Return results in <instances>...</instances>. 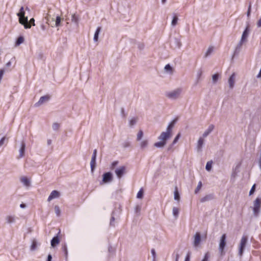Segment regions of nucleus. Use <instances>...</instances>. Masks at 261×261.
I'll list each match as a JSON object with an SVG mask.
<instances>
[{
  "instance_id": "obj_22",
  "label": "nucleus",
  "mask_w": 261,
  "mask_h": 261,
  "mask_svg": "<svg viewBox=\"0 0 261 261\" xmlns=\"http://www.w3.org/2000/svg\"><path fill=\"white\" fill-rule=\"evenodd\" d=\"M90 166L91 171L93 172L94 170L95 166H96V160L94 159H91V162H90Z\"/></svg>"
},
{
  "instance_id": "obj_55",
  "label": "nucleus",
  "mask_w": 261,
  "mask_h": 261,
  "mask_svg": "<svg viewBox=\"0 0 261 261\" xmlns=\"http://www.w3.org/2000/svg\"><path fill=\"white\" fill-rule=\"evenodd\" d=\"M176 256V260H175V261H178V258H179V255H178V254H177Z\"/></svg>"
},
{
  "instance_id": "obj_42",
  "label": "nucleus",
  "mask_w": 261,
  "mask_h": 261,
  "mask_svg": "<svg viewBox=\"0 0 261 261\" xmlns=\"http://www.w3.org/2000/svg\"><path fill=\"white\" fill-rule=\"evenodd\" d=\"M165 69L167 71H172V67L170 66V65L169 64L166 65L165 66Z\"/></svg>"
},
{
  "instance_id": "obj_19",
  "label": "nucleus",
  "mask_w": 261,
  "mask_h": 261,
  "mask_svg": "<svg viewBox=\"0 0 261 261\" xmlns=\"http://www.w3.org/2000/svg\"><path fill=\"white\" fill-rule=\"evenodd\" d=\"M61 249L64 253L66 258L67 259V256H68V251H67V245L65 244H63L62 246Z\"/></svg>"
},
{
  "instance_id": "obj_21",
  "label": "nucleus",
  "mask_w": 261,
  "mask_h": 261,
  "mask_svg": "<svg viewBox=\"0 0 261 261\" xmlns=\"http://www.w3.org/2000/svg\"><path fill=\"white\" fill-rule=\"evenodd\" d=\"M24 38L22 36H19L16 41L15 45H19L20 44L24 42Z\"/></svg>"
},
{
  "instance_id": "obj_29",
  "label": "nucleus",
  "mask_w": 261,
  "mask_h": 261,
  "mask_svg": "<svg viewBox=\"0 0 261 261\" xmlns=\"http://www.w3.org/2000/svg\"><path fill=\"white\" fill-rule=\"evenodd\" d=\"M179 214V209L177 207H173V214L175 217H177Z\"/></svg>"
},
{
  "instance_id": "obj_25",
  "label": "nucleus",
  "mask_w": 261,
  "mask_h": 261,
  "mask_svg": "<svg viewBox=\"0 0 261 261\" xmlns=\"http://www.w3.org/2000/svg\"><path fill=\"white\" fill-rule=\"evenodd\" d=\"M203 142H204V140L202 138H200L199 139L198 141V145H197L198 149H200L202 147V145L203 144Z\"/></svg>"
},
{
  "instance_id": "obj_28",
  "label": "nucleus",
  "mask_w": 261,
  "mask_h": 261,
  "mask_svg": "<svg viewBox=\"0 0 261 261\" xmlns=\"http://www.w3.org/2000/svg\"><path fill=\"white\" fill-rule=\"evenodd\" d=\"M143 193H144L143 190L142 188H141L137 193V198H140V199L142 198L143 196Z\"/></svg>"
},
{
  "instance_id": "obj_26",
  "label": "nucleus",
  "mask_w": 261,
  "mask_h": 261,
  "mask_svg": "<svg viewBox=\"0 0 261 261\" xmlns=\"http://www.w3.org/2000/svg\"><path fill=\"white\" fill-rule=\"evenodd\" d=\"M148 145V141L147 140H143L140 143L141 148L143 149Z\"/></svg>"
},
{
  "instance_id": "obj_3",
  "label": "nucleus",
  "mask_w": 261,
  "mask_h": 261,
  "mask_svg": "<svg viewBox=\"0 0 261 261\" xmlns=\"http://www.w3.org/2000/svg\"><path fill=\"white\" fill-rule=\"evenodd\" d=\"M247 241L248 238L246 236H243L241 239L239 245V254L240 256H242L243 254L244 250L246 247Z\"/></svg>"
},
{
  "instance_id": "obj_39",
  "label": "nucleus",
  "mask_w": 261,
  "mask_h": 261,
  "mask_svg": "<svg viewBox=\"0 0 261 261\" xmlns=\"http://www.w3.org/2000/svg\"><path fill=\"white\" fill-rule=\"evenodd\" d=\"M218 77H219V74L216 73V74H215L214 75H213V81L214 83H216L218 79Z\"/></svg>"
},
{
  "instance_id": "obj_46",
  "label": "nucleus",
  "mask_w": 261,
  "mask_h": 261,
  "mask_svg": "<svg viewBox=\"0 0 261 261\" xmlns=\"http://www.w3.org/2000/svg\"><path fill=\"white\" fill-rule=\"evenodd\" d=\"M29 23H30V24L33 26H34L35 25V20L34 18H31L30 20V21L29 22Z\"/></svg>"
},
{
  "instance_id": "obj_17",
  "label": "nucleus",
  "mask_w": 261,
  "mask_h": 261,
  "mask_svg": "<svg viewBox=\"0 0 261 261\" xmlns=\"http://www.w3.org/2000/svg\"><path fill=\"white\" fill-rule=\"evenodd\" d=\"M20 180L25 186L28 187L30 186V181L26 177H22L20 178Z\"/></svg>"
},
{
  "instance_id": "obj_52",
  "label": "nucleus",
  "mask_w": 261,
  "mask_h": 261,
  "mask_svg": "<svg viewBox=\"0 0 261 261\" xmlns=\"http://www.w3.org/2000/svg\"><path fill=\"white\" fill-rule=\"evenodd\" d=\"M52 259V256L50 254H49L47 257V261H51Z\"/></svg>"
},
{
  "instance_id": "obj_33",
  "label": "nucleus",
  "mask_w": 261,
  "mask_h": 261,
  "mask_svg": "<svg viewBox=\"0 0 261 261\" xmlns=\"http://www.w3.org/2000/svg\"><path fill=\"white\" fill-rule=\"evenodd\" d=\"M201 187H202V182L199 181L198 182L197 188H196V189L195 190V193L196 194H197L199 191V190L201 189Z\"/></svg>"
},
{
  "instance_id": "obj_20",
  "label": "nucleus",
  "mask_w": 261,
  "mask_h": 261,
  "mask_svg": "<svg viewBox=\"0 0 261 261\" xmlns=\"http://www.w3.org/2000/svg\"><path fill=\"white\" fill-rule=\"evenodd\" d=\"M174 199L177 201L180 199V195L178 191L177 187H176L174 192Z\"/></svg>"
},
{
  "instance_id": "obj_36",
  "label": "nucleus",
  "mask_w": 261,
  "mask_h": 261,
  "mask_svg": "<svg viewBox=\"0 0 261 261\" xmlns=\"http://www.w3.org/2000/svg\"><path fill=\"white\" fill-rule=\"evenodd\" d=\"M137 118H133L131 119V120L129 121V125L130 126L134 125L137 122Z\"/></svg>"
},
{
  "instance_id": "obj_8",
  "label": "nucleus",
  "mask_w": 261,
  "mask_h": 261,
  "mask_svg": "<svg viewBox=\"0 0 261 261\" xmlns=\"http://www.w3.org/2000/svg\"><path fill=\"white\" fill-rule=\"evenodd\" d=\"M118 178H120L122 175L126 172V167L124 166H121L116 169L115 171Z\"/></svg>"
},
{
  "instance_id": "obj_6",
  "label": "nucleus",
  "mask_w": 261,
  "mask_h": 261,
  "mask_svg": "<svg viewBox=\"0 0 261 261\" xmlns=\"http://www.w3.org/2000/svg\"><path fill=\"white\" fill-rule=\"evenodd\" d=\"M19 22L20 24L24 25L25 29H30L31 27V25L28 20V18L25 17V16L19 17Z\"/></svg>"
},
{
  "instance_id": "obj_41",
  "label": "nucleus",
  "mask_w": 261,
  "mask_h": 261,
  "mask_svg": "<svg viewBox=\"0 0 261 261\" xmlns=\"http://www.w3.org/2000/svg\"><path fill=\"white\" fill-rule=\"evenodd\" d=\"M60 125L57 123H55L53 125V128L54 130H57L59 128Z\"/></svg>"
},
{
  "instance_id": "obj_11",
  "label": "nucleus",
  "mask_w": 261,
  "mask_h": 261,
  "mask_svg": "<svg viewBox=\"0 0 261 261\" xmlns=\"http://www.w3.org/2000/svg\"><path fill=\"white\" fill-rule=\"evenodd\" d=\"M50 98V96L49 95H45L41 96L39 101L37 102V103H36V105L39 106L42 103H43L44 102L48 101Z\"/></svg>"
},
{
  "instance_id": "obj_24",
  "label": "nucleus",
  "mask_w": 261,
  "mask_h": 261,
  "mask_svg": "<svg viewBox=\"0 0 261 261\" xmlns=\"http://www.w3.org/2000/svg\"><path fill=\"white\" fill-rule=\"evenodd\" d=\"M6 220L8 223H11L15 221V218L13 216H8L6 218Z\"/></svg>"
},
{
  "instance_id": "obj_23",
  "label": "nucleus",
  "mask_w": 261,
  "mask_h": 261,
  "mask_svg": "<svg viewBox=\"0 0 261 261\" xmlns=\"http://www.w3.org/2000/svg\"><path fill=\"white\" fill-rule=\"evenodd\" d=\"M17 15L19 17H23L25 16V12L23 7L20 9L19 12L18 13Z\"/></svg>"
},
{
  "instance_id": "obj_54",
  "label": "nucleus",
  "mask_w": 261,
  "mask_h": 261,
  "mask_svg": "<svg viewBox=\"0 0 261 261\" xmlns=\"http://www.w3.org/2000/svg\"><path fill=\"white\" fill-rule=\"evenodd\" d=\"M257 76V77H261V68Z\"/></svg>"
},
{
  "instance_id": "obj_58",
  "label": "nucleus",
  "mask_w": 261,
  "mask_h": 261,
  "mask_svg": "<svg viewBox=\"0 0 261 261\" xmlns=\"http://www.w3.org/2000/svg\"><path fill=\"white\" fill-rule=\"evenodd\" d=\"M48 144H50V140H49V141H48Z\"/></svg>"
},
{
  "instance_id": "obj_18",
  "label": "nucleus",
  "mask_w": 261,
  "mask_h": 261,
  "mask_svg": "<svg viewBox=\"0 0 261 261\" xmlns=\"http://www.w3.org/2000/svg\"><path fill=\"white\" fill-rule=\"evenodd\" d=\"M101 30V27H99L97 28L96 32L95 33L94 36V40L95 41H97L98 39V35Z\"/></svg>"
},
{
  "instance_id": "obj_34",
  "label": "nucleus",
  "mask_w": 261,
  "mask_h": 261,
  "mask_svg": "<svg viewBox=\"0 0 261 261\" xmlns=\"http://www.w3.org/2000/svg\"><path fill=\"white\" fill-rule=\"evenodd\" d=\"M214 48L212 46L209 47L206 54L205 56L207 57L209 56L213 51Z\"/></svg>"
},
{
  "instance_id": "obj_4",
  "label": "nucleus",
  "mask_w": 261,
  "mask_h": 261,
  "mask_svg": "<svg viewBox=\"0 0 261 261\" xmlns=\"http://www.w3.org/2000/svg\"><path fill=\"white\" fill-rule=\"evenodd\" d=\"M261 206V199L257 198L253 203V212L255 215H257Z\"/></svg>"
},
{
  "instance_id": "obj_35",
  "label": "nucleus",
  "mask_w": 261,
  "mask_h": 261,
  "mask_svg": "<svg viewBox=\"0 0 261 261\" xmlns=\"http://www.w3.org/2000/svg\"><path fill=\"white\" fill-rule=\"evenodd\" d=\"M180 137V133H178L177 135V136L175 137V138H174V139L172 142V144L174 145V144H176L177 143V142L178 141V140H179Z\"/></svg>"
},
{
  "instance_id": "obj_16",
  "label": "nucleus",
  "mask_w": 261,
  "mask_h": 261,
  "mask_svg": "<svg viewBox=\"0 0 261 261\" xmlns=\"http://www.w3.org/2000/svg\"><path fill=\"white\" fill-rule=\"evenodd\" d=\"M25 145L24 142H22L20 149L19 150V158H22L24 156Z\"/></svg>"
},
{
  "instance_id": "obj_51",
  "label": "nucleus",
  "mask_w": 261,
  "mask_h": 261,
  "mask_svg": "<svg viewBox=\"0 0 261 261\" xmlns=\"http://www.w3.org/2000/svg\"><path fill=\"white\" fill-rule=\"evenodd\" d=\"M151 253L153 256L154 258H155V250L154 249H152L151 250Z\"/></svg>"
},
{
  "instance_id": "obj_12",
  "label": "nucleus",
  "mask_w": 261,
  "mask_h": 261,
  "mask_svg": "<svg viewBox=\"0 0 261 261\" xmlns=\"http://www.w3.org/2000/svg\"><path fill=\"white\" fill-rule=\"evenodd\" d=\"M235 82V73H233L231 74L228 80V83L230 88H232L234 86Z\"/></svg>"
},
{
  "instance_id": "obj_10",
  "label": "nucleus",
  "mask_w": 261,
  "mask_h": 261,
  "mask_svg": "<svg viewBox=\"0 0 261 261\" xmlns=\"http://www.w3.org/2000/svg\"><path fill=\"white\" fill-rule=\"evenodd\" d=\"M59 196H60V193L56 190H54L51 192L50 195L48 197L47 200L48 201H50L52 199L56 198H58Z\"/></svg>"
},
{
  "instance_id": "obj_59",
  "label": "nucleus",
  "mask_w": 261,
  "mask_h": 261,
  "mask_svg": "<svg viewBox=\"0 0 261 261\" xmlns=\"http://www.w3.org/2000/svg\"><path fill=\"white\" fill-rule=\"evenodd\" d=\"M260 166H261V161H260Z\"/></svg>"
},
{
  "instance_id": "obj_27",
  "label": "nucleus",
  "mask_w": 261,
  "mask_h": 261,
  "mask_svg": "<svg viewBox=\"0 0 261 261\" xmlns=\"http://www.w3.org/2000/svg\"><path fill=\"white\" fill-rule=\"evenodd\" d=\"M143 136V131L142 130H139L137 134V140L140 141L142 139Z\"/></svg>"
},
{
  "instance_id": "obj_48",
  "label": "nucleus",
  "mask_w": 261,
  "mask_h": 261,
  "mask_svg": "<svg viewBox=\"0 0 261 261\" xmlns=\"http://www.w3.org/2000/svg\"><path fill=\"white\" fill-rule=\"evenodd\" d=\"M5 140V137L1 139V140H0V146L3 145V144L4 143Z\"/></svg>"
},
{
  "instance_id": "obj_5",
  "label": "nucleus",
  "mask_w": 261,
  "mask_h": 261,
  "mask_svg": "<svg viewBox=\"0 0 261 261\" xmlns=\"http://www.w3.org/2000/svg\"><path fill=\"white\" fill-rule=\"evenodd\" d=\"M181 92V89H177L173 91L167 93V96L170 98L176 99L179 96Z\"/></svg>"
},
{
  "instance_id": "obj_56",
  "label": "nucleus",
  "mask_w": 261,
  "mask_h": 261,
  "mask_svg": "<svg viewBox=\"0 0 261 261\" xmlns=\"http://www.w3.org/2000/svg\"><path fill=\"white\" fill-rule=\"evenodd\" d=\"M11 65V62H9L7 63V66H10Z\"/></svg>"
},
{
  "instance_id": "obj_15",
  "label": "nucleus",
  "mask_w": 261,
  "mask_h": 261,
  "mask_svg": "<svg viewBox=\"0 0 261 261\" xmlns=\"http://www.w3.org/2000/svg\"><path fill=\"white\" fill-rule=\"evenodd\" d=\"M214 126L212 124L208 126V128L205 131V132L203 134V137H206L210 133H211V132L214 129Z\"/></svg>"
},
{
  "instance_id": "obj_53",
  "label": "nucleus",
  "mask_w": 261,
  "mask_h": 261,
  "mask_svg": "<svg viewBox=\"0 0 261 261\" xmlns=\"http://www.w3.org/2000/svg\"><path fill=\"white\" fill-rule=\"evenodd\" d=\"M20 206L21 208H24L25 207V205L23 203H21L20 205Z\"/></svg>"
},
{
  "instance_id": "obj_40",
  "label": "nucleus",
  "mask_w": 261,
  "mask_h": 261,
  "mask_svg": "<svg viewBox=\"0 0 261 261\" xmlns=\"http://www.w3.org/2000/svg\"><path fill=\"white\" fill-rule=\"evenodd\" d=\"M37 247V243L35 241H33L32 242V245H31V249L32 250H35Z\"/></svg>"
},
{
  "instance_id": "obj_32",
  "label": "nucleus",
  "mask_w": 261,
  "mask_h": 261,
  "mask_svg": "<svg viewBox=\"0 0 261 261\" xmlns=\"http://www.w3.org/2000/svg\"><path fill=\"white\" fill-rule=\"evenodd\" d=\"M177 20H178L177 16L176 15H174L173 18L172 22H171L172 25L173 26L177 24Z\"/></svg>"
},
{
  "instance_id": "obj_30",
  "label": "nucleus",
  "mask_w": 261,
  "mask_h": 261,
  "mask_svg": "<svg viewBox=\"0 0 261 261\" xmlns=\"http://www.w3.org/2000/svg\"><path fill=\"white\" fill-rule=\"evenodd\" d=\"M212 161H209L207 162L205 168L207 171L211 170L212 168Z\"/></svg>"
},
{
  "instance_id": "obj_14",
  "label": "nucleus",
  "mask_w": 261,
  "mask_h": 261,
  "mask_svg": "<svg viewBox=\"0 0 261 261\" xmlns=\"http://www.w3.org/2000/svg\"><path fill=\"white\" fill-rule=\"evenodd\" d=\"M248 36V29L247 28L245 31L243 32V33L242 36L241 40L240 41V43L242 44L244 41L246 40L247 37Z\"/></svg>"
},
{
  "instance_id": "obj_7",
  "label": "nucleus",
  "mask_w": 261,
  "mask_h": 261,
  "mask_svg": "<svg viewBox=\"0 0 261 261\" xmlns=\"http://www.w3.org/2000/svg\"><path fill=\"white\" fill-rule=\"evenodd\" d=\"M113 179L112 174L110 172H106L102 176V184L111 182Z\"/></svg>"
},
{
  "instance_id": "obj_31",
  "label": "nucleus",
  "mask_w": 261,
  "mask_h": 261,
  "mask_svg": "<svg viewBox=\"0 0 261 261\" xmlns=\"http://www.w3.org/2000/svg\"><path fill=\"white\" fill-rule=\"evenodd\" d=\"M55 211L57 216H59L61 214V211L60 207L58 205L55 206Z\"/></svg>"
},
{
  "instance_id": "obj_47",
  "label": "nucleus",
  "mask_w": 261,
  "mask_h": 261,
  "mask_svg": "<svg viewBox=\"0 0 261 261\" xmlns=\"http://www.w3.org/2000/svg\"><path fill=\"white\" fill-rule=\"evenodd\" d=\"M185 261H190V253L189 252L187 254Z\"/></svg>"
},
{
  "instance_id": "obj_1",
  "label": "nucleus",
  "mask_w": 261,
  "mask_h": 261,
  "mask_svg": "<svg viewBox=\"0 0 261 261\" xmlns=\"http://www.w3.org/2000/svg\"><path fill=\"white\" fill-rule=\"evenodd\" d=\"M176 122V120H173L168 126L166 132H162L158 139L161 140L154 143V146L156 147H162L166 144V141L169 139L172 135V128Z\"/></svg>"
},
{
  "instance_id": "obj_49",
  "label": "nucleus",
  "mask_w": 261,
  "mask_h": 261,
  "mask_svg": "<svg viewBox=\"0 0 261 261\" xmlns=\"http://www.w3.org/2000/svg\"><path fill=\"white\" fill-rule=\"evenodd\" d=\"M257 25L258 27H261V17L258 20L257 22Z\"/></svg>"
},
{
  "instance_id": "obj_45",
  "label": "nucleus",
  "mask_w": 261,
  "mask_h": 261,
  "mask_svg": "<svg viewBox=\"0 0 261 261\" xmlns=\"http://www.w3.org/2000/svg\"><path fill=\"white\" fill-rule=\"evenodd\" d=\"M96 154H97V150L94 149L93 151V153L92 156V159H94L96 160Z\"/></svg>"
},
{
  "instance_id": "obj_38",
  "label": "nucleus",
  "mask_w": 261,
  "mask_h": 261,
  "mask_svg": "<svg viewBox=\"0 0 261 261\" xmlns=\"http://www.w3.org/2000/svg\"><path fill=\"white\" fill-rule=\"evenodd\" d=\"M60 22H61V18L60 16H57L56 17V25L57 27L59 26L60 24Z\"/></svg>"
},
{
  "instance_id": "obj_37",
  "label": "nucleus",
  "mask_w": 261,
  "mask_h": 261,
  "mask_svg": "<svg viewBox=\"0 0 261 261\" xmlns=\"http://www.w3.org/2000/svg\"><path fill=\"white\" fill-rule=\"evenodd\" d=\"M210 258V253L209 252H206L204 256V257L202 261H208V259Z\"/></svg>"
},
{
  "instance_id": "obj_2",
  "label": "nucleus",
  "mask_w": 261,
  "mask_h": 261,
  "mask_svg": "<svg viewBox=\"0 0 261 261\" xmlns=\"http://www.w3.org/2000/svg\"><path fill=\"white\" fill-rule=\"evenodd\" d=\"M226 235L223 234L220 238L219 245V250L221 255H223L225 254L224 248L226 245Z\"/></svg>"
},
{
  "instance_id": "obj_9",
  "label": "nucleus",
  "mask_w": 261,
  "mask_h": 261,
  "mask_svg": "<svg viewBox=\"0 0 261 261\" xmlns=\"http://www.w3.org/2000/svg\"><path fill=\"white\" fill-rule=\"evenodd\" d=\"M201 237L199 232H196L194 235V246L197 247L200 243Z\"/></svg>"
},
{
  "instance_id": "obj_50",
  "label": "nucleus",
  "mask_w": 261,
  "mask_h": 261,
  "mask_svg": "<svg viewBox=\"0 0 261 261\" xmlns=\"http://www.w3.org/2000/svg\"><path fill=\"white\" fill-rule=\"evenodd\" d=\"M250 11H251V5L249 6L248 12H247V15L249 16L250 14Z\"/></svg>"
},
{
  "instance_id": "obj_57",
  "label": "nucleus",
  "mask_w": 261,
  "mask_h": 261,
  "mask_svg": "<svg viewBox=\"0 0 261 261\" xmlns=\"http://www.w3.org/2000/svg\"><path fill=\"white\" fill-rule=\"evenodd\" d=\"M166 1V0H162V2L163 4L165 3Z\"/></svg>"
},
{
  "instance_id": "obj_13",
  "label": "nucleus",
  "mask_w": 261,
  "mask_h": 261,
  "mask_svg": "<svg viewBox=\"0 0 261 261\" xmlns=\"http://www.w3.org/2000/svg\"><path fill=\"white\" fill-rule=\"evenodd\" d=\"M60 243V239L58 236L54 237L51 241V245L52 247H55Z\"/></svg>"
},
{
  "instance_id": "obj_43",
  "label": "nucleus",
  "mask_w": 261,
  "mask_h": 261,
  "mask_svg": "<svg viewBox=\"0 0 261 261\" xmlns=\"http://www.w3.org/2000/svg\"><path fill=\"white\" fill-rule=\"evenodd\" d=\"M255 189V185L254 184L253 185V186L252 187V188L249 192L250 195H252L254 192Z\"/></svg>"
},
{
  "instance_id": "obj_44",
  "label": "nucleus",
  "mask_w": 261,
  "mask_h": 261,
  "mask_svg": "<svg viewBox=\"0 0 261 261\" xmlns=\"http://www.w3.org/2000/svg\"><path fill=\"white\" fill-rule=\"evenodd\" d=\"M118 164V161H114L111 164V169H113L114 167Z\"/></svg>"
}]
</instances>
